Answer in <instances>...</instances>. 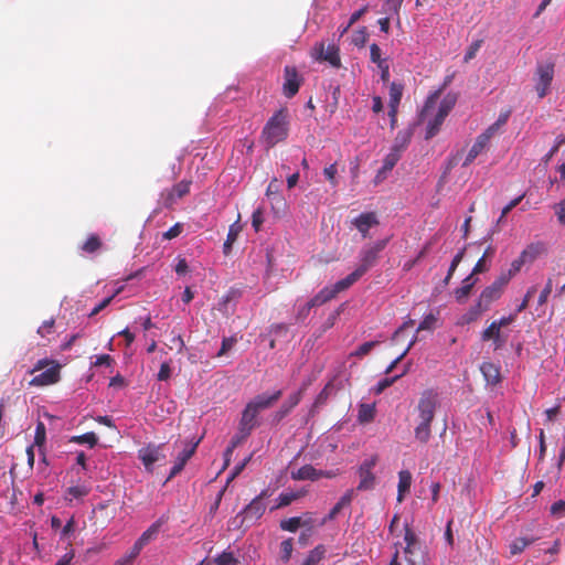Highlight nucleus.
Segmentation results:
<instances>
[{
	"mask_svg": "<svg viewBox=\"0 0 565 565\" xmlns=\"http://www.w3.org/2000/svg\"><path fill=\"white\" fill-rule=\"evenodd\" d=\"M288 111L286 108L277 110L266 122L262 131V139L267 148H273L288 137Z\"/></svg>",
	"mask_w": 565,
	"mask_h": 565,
	"instance_id": "obj_1",
	"label": "nucleus"
},
{
	"mask_svg": "<svg viewBox=\"0 0 565 565\" xmlns=\"http://www.w3.org/2000/svg\"><path fill=\"white\" fill-rule=\"evenodd\" d=\"M387 243V238L380 239L361 249L359 264L355 266V280L376 264L380 253L385 248Z\"/></svg>",
	"mask_w": 565,
	"mask_h": 565,
	"instance_id": "obj_2",
	"label": "nucleus"
},
{
	"mask_svg": "<svg viewBox=\"0 0 565 565\" xmlns=\"http://www.w3.org/2000/svg\"><path fill=\"white\" fill-rule=\"evenodd\" d=\"M353 285V273L347 275L345 278L337 281L332 286L322 288L315 297L308 301V308L322 306L323 303L332 300L338 294L349 289Z\"/></svg>",
	"mask_w": 565,
	"mask_h": 565,
	"instance_id": "obj_3",
	"label": "nucleus"
},
{
	"mask_svg": "<svg viewBox=\"0 0 565 565\" xmlns=\"http://www.w3.org/2000/svg\"><path fill=\"white\" fill-rule=\"evenodd\" d=\"M353 285V273L347 275L345 278L337 281L332 286L322 288L315 297L308 301V308L322 306L323 303L332 300L338 294L349 289Z\"/></svg>",
	"mask_w": 565,
	"mask_h": 565,
	"instance_id": "obj_4",
	"label": "nucleus"
},
{
	"mask_svg": "<svg viewBox=\"0 0 565 565\" xmlns=\"http://www.w3.org/2000/svg\"><path fill=\"white\" fill-rule=\"evenodd\" d=\"M353 285V273L347 275L345 278L337 281L332 286L322 288L315 297L308 301V308L322 306L323 303L332 300L338 294L349 289Z\"/></svg>",
	"mask_w": 565,
	"mask_h": 565,
	"instance_id": "obj_5",
	"label": "nucleus"
},
{
	"mask_svg": "<svg viewBox=\"0 0 565 565\" xmlns=\"http://www.w3.org/2000/svg\"><path fill=\"white\" fill-rule=\"evenodd\" d=\"M353 285V273L347 275L345 278L337 281L332 286L322 288L315 297L308 301V308L322 306L323 303L332 300L338 294L349 289Z\"/></svg>",
	"mask_w": 565,
	"mask_h": 565,
	"instance_id": "obj_6",
	"label": "nucleus"
},
{
	"mask_svg": "<svg viewBox=\"0 0 565 565\" xmlns=\"http://www.w3.org/2000/svg\"><path fill=\"white\" fill-rule=\"evenodd\" d=\"M508 284L504 277H498L490 286L486 287L475 305V315H481L490 308V305L498 300Z\"/></svg>",
	"mask_w": 565,
	"mask_h": 565,
	"instance_id": "obj_7",
	"label": "nucleus"
},
{
	"mask_svg": "<svg viewBox=\"0 0 565 565\" xmlns=\"http://www.w3.org/2000/svg\"><path fill=\"white\" fill-rule=\"evenodd\" d=\"M555 65L552 62L539 63L534 73L535 92L540 99L544 98L551 89L554 78Z\"/></svg>",
	"mask_w": 565,
	"mask_h": 565,
	"instance_id": "obj_8",
	"label": "nucleus"
},
{
	"mask_svg": "<svg viewBox=\"0 0 565 565\" xmlns=\"http://www.w3.org/2000/svg\"><path fill=\"white\" fill-rule=\"evenodd\" d=\"M50 363H53L52 366L46 369L45 371L41 372L40 374L35 375L31 381L30 385L33 386H45L51 385L60 380V365L57 363L51 362L47 359L39 360L33 370L32 373L36 371H41L44 367H46Z\"/></svg>",
	"mask_w": 565,
	"mask_h": 565,
	"instance_id": "obj_9",
	"label": "nucleus"
},
{
	"mask_svg": "<svg viewBox=\"0 0 565 565\" xmlns=\"http://www.w3.org/2000/svg\"><path fill=\"white\" fill-rule=\"evenodd\" d=\"M311 55L315 60L328 62L333 67H340L341 65L339 47L334 43L326 44L323 41L316 43Z\"/></svg>",
	"mask_w": 565,
	"mask_h": 565,
	"instance_id": "obj_10",
	"label": "nucleus"
},
{
	"mask_svg": "<svg viewBox=\"0 0 565 565\" xmlns=\"http://www.w3.org/2000/svg\"><path fill=\"white\" fill-rule=\"evenodd\" d=\"M303 77L298 73L297 68L286 65L284 68L282 95L286 98H292L299 92Z\"/></svg>",
	"mask_w": 565,
	"mask_h": 565,
	"instance_id": "obj_11",
	"label": "nucleus"
},
{
	"mask_svg": "<svg viewBox=\"0 0 565 565\" xmlns=\"http://www.w3.org/2000/svg\"><path fill=\"white\" fill-rule=\"evenodd\" d=\"M191 180H182L171 189L161 192L160 201L166 209H171L179 199L190 193Z\"/></svg>",
	"mask_w": 565,
	"mask_h": 565,
	"instance_id": "obj_12",
	"label": "nucleus"
},
{
	"mask_svg": "<svg viewBox=\"0 0 565 565\" xmlns=\"http://www.w3.org/2000/svg\"><path fill=\"white\" fill-rule=\"evenodd\" d=\"M163 444H148L138 450V458L141 460L147 471L152 472L153 465L166 458V455L163 454Z\"/></svg>",
	"mask_w": 565,
	"mask_h": 565,
	"instance_id": "obj_13",
	"label": "nucleus"
},
{
	"mask_svg": "<svg viewBox=\"0 0 565 565\" xmlns=\"http://www.w3.org/2000/svg\"><path fill=\"white\" fill-rule=\"evenodd\" d=\"M269 497L267 490H263L256 498H254L248 505L244 508V510L239 513L243 515V522H256L259 520L266 510V504L264 503V499Z\"/></svg>",
	"mask_w": 565,
	"mask_h": 565,
	"instance_id": "obj_14",
	"label": "nucleus"
},
{
	"mask_svg": "<svg viewBox=\"0 0 565 565\" xmlns=\"http://www.w3.org/2000/svg\"><path fill=\"white\" fill-rule=\"evenodd\" d=\"M380 220L376 212H364L355 217V230L363 238L372 236V231L377 230Z\"/></svg>",
	"mask_w": 565,
	"mask_h": 565,
	"instance_id": "obj_15",
	"label": "nucleus"
},
{
	"mask_svg": "<svg viewBox=\"0 0 565 565\" xmlns=\"http://www.w3.org/2000/svg\"><path fill=\"white\" fill-rule=\"evenodd\" d=\"M377 461L376 456H372L371 458L366 459L359 468V477L360 482L358 486V490H370L375 484V476L372 472V469L375 467Z\"/></svg>",
	"mask_w": 565,
	"mask_h": 565,
	"instance_id": "obj_16",
	"label": "nucleus"
},
{
	"mask_svg": "<svg viewBox=\"0 0 565 565\" xmlns=\"http://www.w3.org/2000/svg\"><path fill=\"white\" fill-rule=\"evenodd\" d=\"M199 443H200V439L194 443H186L183 450L178 455V457L174 461V465L172 466L170 473L167 478V481H170L172 478H174L177 475H179L183 470L188 460L195 454Z\"/></svg>",
	"mask_w": 565,
	"mask_h": 565,
	"instance_id": "obj_17",
	"label": "nucleus"
},
{
	"mask_svg": "<svg viewBox=\"0 0 565 565\" xmlns=\"http://www.w3.org/2000/svg\"><path fill=\"white\" fill-rule=\"evenodd\" d=\"M353 499V490L349 489L347 492L340 498V500L335 503V505L330 510V512L323 518L321 521V525L327 523L328 521H332L337 519L341 514L350 513V507Z\"/></svg>",
	"mask_w": 565,
	"mask_h": 565,
	"instance_id": "obj_18",
	"label": "nucleus"
},
{
	"mask_svg": "<svg viewBox=\"0 0 565 565\" xmlns=\"http://www.w3.org/2000/svg\"><path fill=\"white\" fill-rule=\"evenodd\" d=\"M508 339H509V334L502 332V329L497 327V324H494L492 322L481 333V340L484 342L492 341L494 350H499V349L503 348L505 345Z\"/></svg>",
	"mask_w": 565,
	"mask_h": 565,
	"instance_id": "obj_19",
	"label": "nucleus"
},
{
	"mask_svg": "<svg viewBox=\"0 0 565 565\" xmlns=\"http://www.w3.org/2000/svg\"><path fill=\"white\" fill-rule=\"evenodd\" d=\"M307 384H303L301 388L291 394L280 406V408L274 414V422L279 423L301 401L303 392L306 391Z\"/></svg>",
	"mask_w": 565,
	"mask_h": 565,
	"instance_id": "obj_20",
	"label": "nucleus"
},
{
	"mask_svg": "<svg viewBox=\"0 0 565 565\" xmlns=\"http://www.w3.org/2000/svg\"><path fill=\"white\" fill-rule=\"evenodd\" d=\"M257 415L258 413L249 404H246L238 424V431L243 434V438H247L257 426Z\"/></svg>",
	"mask_w": 565,
	"mask_h": 565,
	"instance_id": "obj_21",
	"label": "nucleus"
},
{
	"mask_svg": "<svg viewBox=\"0 0 565 565\" xmlns=\"http://www.w3.org/2000/svg\"><path fill=\"white\" fill-rule=\"evenodd\" d=\"M322 477L331 478L333 475L329 471L317 470L311 465H305L300 467L298 470L291 472V478L294 480H318Z\"/></svg>",
	"mask_w": 565,
	"mask_h": 565,
	"instance_id": "obj_22",
	"label": "nucleus"
},
{
	"mask_svg": "<svg viewBox=\"0 0 565 565\" xmlns=\"http://www.w3.org/2000/svg\"><path fill=\"white\" fill-rule=\"evenodd\" d=\"M281 390L275 391L270 395L259 394L247 404H249L256 411V413L259 414V412L271 407L281 397Z\"/></svg>",
	"mask_w": 565,
	"mask_h": 565,
	"instance_id": "obj_23",
	"label": "nucleus"
},
{
	"mask_svg": "<svg viewBox=\"0 0 565 565\" xmlns=\"http://www.w3.org/2000/svg\"><path fill=\"white\" fill-rule=\"evenodd\" d=\"M402 148L394 146L393 149L384 158L383 166L376 174V181L380 182L386 178V173L390 172L401 159Z\"/></svg>",
	"mask_w": 565,
	"mask_h": 565,
	"instance_id": "obj_24",
	"label": "nucleus"
},
{
	"mask_svg": "<svg viewBox=\"0 0 565 565\" xmlns=\"http://www.w3.org/2000/svg\"><path fill=\"white\" fill-rule=\"evenodd\" d=\"M435 407L436 404L431 396H423L418 402L420 420L431 423L435 416Z\"/></svg>",
	"mask_w": 565,
	"mask_h": 565,
	"instance_id": "obj_25",
	"label": "nucleus"
},
{
	"mask_svg": "<svg viewBox=\"0 0 565 565\" xmlns=\"http://www.w3.org/2000/svg\"><path fill=\"white\" fill-rule=\"evenodd\" d=\"M545 252V245L542 242L529 244L520 254L525 264L533 263L539 256Z\"/></svg>",
	"mask_w": 565,
	"mask_h": 565,
	"instance_id": "obj_26",
	"label": "nucleus"
},
{
	"mask_svg": "<svg viewBox=\"0 0 565 565\" xmlns=\"http://www.w3.org/2000/svg\"><path fill=\"white\" fill-rule=\"evenodd\" d=\"M412 484V475L408 470H402L398 472V486H397V502L402 503L404 497L409 492Z\"/></svg>",
	"mask_w": 565,
	"mask_h": 565,
	"instance_id": "obj_27",
	"label": "nucleus"
},
{
	"mask_svg": "<svg viewBox=\"0 0 565 565\" xmlns=\"http://www.w3.org/2000/svg\"><path fill=\"white\" fill-rule=\"evenodd\" d=\"M477 279L472 277V275H469L462 280L461 287L457 288L455 290V297L457 301L465 302L467 298L469 297L473 286L476 285Z\"/></svg>",
	"mask_w": 565,
	"mask_h": 565,
	"instance_id": "obj_28",
	"label": "nucleus"
},
{
	"mask_svg": "<svg viewBox=\"0 0 565 565\" xmlns=\"http://www.w3.org/2000/svg\"><path fill=\"white\" fill-rule=\"evenodd\" d=\"M480 370L487 383L494 385L500 382V370L493 363L483 362Z\"/></svg>",
	"mask_w": 565,
	"mask_h": 565,
	"instance_id": "obj_29",
	"label": "nucleus"
},
{
	"mask_svg": "<svg viewBox=\"0 0 565 565\" xmlns=\"http://www.w3.org/2000/svg\"><path fill=\"white\" fill-rule=\"evenodd\" d=\"M376 414L375 403L359 405L358 420L360 424H369L373 422Z\"/></svg>",
	"mask_w": 565,
	"mask_h": 565,
	"instance_id": "obj_30",
	"label": "nucleus"
},
{
	"mask_svg": "<svg viewBox=\"0 0 565 565\" xmlns=\"http://www.w3.org/2000/svg\"><path fill=\"white\" fill-rule=\"evenodd\" d=\"M447 116L448 115L437 110L434 118L429 119L427 122L426 139H430L438 134V131Z\"/></svg>",
	"mask_w": 565,
	"mask_h": 565,
	"instance_id": "obj_31",
	"label": "nucleus"
},
{
	"mask_svg": "<svg viewBox=\"0 0 565 565\" xmlns=\"http://www.w3.org/2000/svg\"><path fill=\"white\" fill-rule=\"evenodd\" d=\"M404 92V85L393 82L390 85L388 108H398Z\"/></svg>",
	"mask_w": 565,
	"mask_h": 565,
	"instance_id": "obj_32",
	"label": "nucleus"
},
{
	"mask_svg": "<svg viewBox=\"0 0 565 565\" xmlns=\"http://www.w3.org/2000/svg\"><path fill=\"white\" fill-rule=\"evenodd\" d=\"M161 524L162 522L159 520V521H156L154 523H152L141 535L140 537L137 540L139 543H141L143 546H146L147 544H149L152 540H154L157 537V535L159 534V531H160V527H161Z\"/></svg>",
	"mask_w": 565,
	"mask_h": 565,
	"instance_id": "obj_33",
	"label": "nucleus"
},
{
	"mask_svg": "<svg viewBox=\"0 0 565 565\" xmlns=\"http://www.w3.org/2000/svg\"><path fill=\"white\" fill-rule=\"evenodd\" d=\"M310 526L309 521H302L299 516L289 518L280 522V527L284 531L296 532L300 526Z\"/></svg>",
	"mask_w": 565,
	"mask_h": 565,
	"instance_id": "obj_34",
	"label": "nucleus"
},
{
	"mask_svg": "<svg viewBox=\"0 0 565 565\" xmlns=\"http://www.w3.org/2000/svg\"><path fill=\"white\" fill-rule=\"evenodd\" d=\"M326 547L323 545L316 546L309 552L302 565H318L324 557Z\"/></svg>",
	"mask_w": 565,
	"mask_h": 565,
	"instance_id": "obj_35",
	"label": "nucleus"
},
{
	"mask_svg": "<svg viewBox=\"0 0 565 565\" xmlns=\"http://www.w3.org/2000/svg\"><path fill=\"white\" fill-rule=\"evenodd\" d=\"M239 231H241V226L237 225V222L230 226L226 239L223 245V252L225 255H228L231 253L232 245L237 239Z\"/></svg>",
	"mask_w": 565,
	"mask_h": 565,
	"instance_id": "obj_36",
	"label": "nucleus"
},
{
	"mask_svg": "<svg viewBox=\"0 0 565 565\" xmlns=\"http://www.w3.org/2000/svg\"><path fill=\"white\" fill-rule=\"evenodd\" d=\"M440 94H441V89H438L427 97L425 105L420 111V119L423 121H425L426 118L429 116L430 110L435 108V105H436Z\"/></svg>",
	"mask_w": 565,
	"mask_h": 565,
	"instance_id": "obj_37",
	"label": "nucleus"
},
{
	"mask_svg": "<svg viewBox=\"0 0 565 565\" xmlns=\"http://www.w3.org/2000/svg\"><path fill=\"white\" fill-rule=\"evenodd\" d=\"M523 265H525V262L521 258V256H519L511 263L510 268L507 271H502L499 277H504L505 282L509 284L511 278L521 270Z\"/></svg>",
	"mask_w": 565,
	"mask_h": 565,
	"instance_id": "obj_38",
	"label": "nucleus"
},
{
	"mask_svg": "<svg viewBox=\"0 0 565 565\" xmlns=\"http://www.w3.org/2000/svg\"><path fill=\"white\" fill-rule=\"evenodd\" d=\"M430 424L428 422H422L418 424V426L415 428V437L420 443H427L430 438Z\"/></svg>",
	"mask_w": 565,
	"mask_h": 565,
	"instance_id": "obj_39",
	"label": "nucleus"
},
{
	"mask_svg": "<svg viewBox=\"0 0 565 565\" xmlns=\"http://www.w3.org/2000/svg\"><path fill=\"white\" fill-rule=\"evenodd\" d=\"M102 247V241L100 238L92 234L88 236V238L85 241V243L82 246V249L88 254H93L97 252Z\"/></svg>",
	"mask_w": 565,
	"mask_h": 565,
	"instance_id": "obj_40",
	"label": "nucleus"
},
{
	"mask_svg": "<svg viewBox=\"0 0 565 565\" xmlns=\"http://www.w3.org/2000/svg\"><path fill=\"white\" fill-rule=\"evenodd\" d=\"M533 543V540H527L524 537H518L510 544V553L511 555H518L522 553L530 544Z\"/></svg>",
	"mask_w": 565,
	"mask_h": 565,
	"instance_id": "obj_41",
	"label": "nucleus"
},
{
	"mask_svg": "<svg viewBox=\"0 0 565 565\" xmlns=\"http://www.w3.org/2000/svg\"><path fill=\"white\" fill-rule=\"evenodd\" d=\"M404 541L406 543V546L404 548L405 553L412 554L414 546L417 544V536L407 524L405 525Z\"/></svg>",
	"mask_w": 565,
	"mask_h": 565,
	"instance_id": "obj_42",
	"label": "nucleus"
},
{
	"mask_svg": "<svg viewBox=\"0 0 565 565\" xmlns=\"http://www.w3.org/2000/svg\"><path fill=\"white\" fill-rule=\"evenodd\" d=\"M71 441L76 444H87L90 448L96 446L98 438L95 433L89 431L79 436L72 437Z\"/></svg>",
	"mask_w": 565,
	"mask_h": 565,
	"instance_id": "obj_43",
	"label": "nucleus"
},
{
	"mask_svg": "<svg viewBox=\"0 0 565 565\" xmlns=\"http://www.w3.org/2000/svg\"><path fill=\"white\" fill-rule=\"evenodd\" d=\"M456 102H457V97L455 94H447L440 102L438 111L448 115L450 113V110L455 107Z\"/></svg>",
	"mask_w": 565,
	"mask_h": 565,
	"instance_id": "obj_44",
	"label": "nucleus"
},
{
	"mask_svg": "<svg viewBox=\"0 0 565 565\" xmlns=\"http://www.w3.org/2000/svg\"><path fill=\"white\" fill-rule=\"evenodd\" d=\"M437 317L434 313L427 315L418 324L417 332L433 331L436 328Z\"/></svg>",
	"mask_w": 565,
	"mask_h": 565,
	"instance_id": "obj_45",
	"label": "nucleus"
},
{
	"mask_svg": "<svg viewBox=\"0 0 565 565\" xmlns=\"http://www.w3.org/2000/svg\"><path fill=\"white\" fill-rule=\"evenodd\" d=\"M463 255H465V248H462L461 250H459L455 257L452 258L451 260V264H450V267L448 269V274L444 280V282L447 285L450 280V278L452 277L455 270L457 269L458 265L460 264V262L462 260L463 258Z\"/></svg>",
	"mask_w": 565,
	"mask_h": 565,
	"instance_id": "obj_46",
	"label": "nucleus"
},
{
	"mask_svg": "<svg viewBox=\"0 0 565 565\" xmlns=\"http://www.w3.org/2000/svg\"><path fill=\"white\" fill-rule=\"evenodd\" d=\"M483 41L482 40H476L473 41L469 47L467 49L466 53H465V56H463V62L465 63H468L470 62L472 58L476 57L478 51L480 50L481 45H482Z\"/></svg>",
	"mask_w": 565,
	"mask_h": 565,
	"instance_id": "obj_47",
	"label": "nucleus"
},
{
	"mask_svg": "<svg viewBox=\"0 0 565 565\" xmlns=\"http://www.w3.org/2000/svg\"><path fill=\"white\" fill-rule=\"evenodd\" d=\"M280 184L276 178H274L266 190L267 196H273V200H276L277 202L282 201V199L279 195Z\"/></svg>",
	"mask_w": 565,
	"mask_h": 565,
	"instance_id": "obj_48",
	"label": "nucleus"
},
{
	"mask_svg": "<svg viewBox=\"0 0 565 565\" xmlns=\"http://www.w3.org/2000/svg\"><path fill=\"white\" fill-rule=\"evenodd\" d=\"M281 559L288 562L292 553V539H287L280 544Z\"/></svg>",
	"mask_w": 565,
	"mask_h": 565,
	"instance_id": "obj_49",
	"label": "nucleus"
},
{
	"mask_svg": "<svg viewBox=\"0 0 565 565\" xmlns=\"http://www.w3.org/2000/svg\"><path fill=\"white\" fill-rule=\"evenodd\" d=\"M300 495L298 493L289 492V493H281L278 498V504L275 507V509L282 508L289 505L292 501L298 499Z\"/></svg>",
	"mask_w": 565,
	"mask_h": 565,
	"instance_id": "obj_50",
	"label": "nucleus"
},
{
	"mask_svg": "<svg viewBox=\"0 0 565 565\" xmlns=\"http://www.w3.org/2000/svg\"><path fill=\"white\" fill-rule=\"evenodd\" d=\"M216 565H233L237 563V559L234 557L231 552H223L215 558Z\"/></svg>",
	"mask_w": 565,
	"mask_h": 565,
	"instance_id": "obj_51",
	"label": "nucleus"
},
{
	"mask_svg": "<svg viewBox=\"0 0 565 565\" xmlns=\"http://www.w3.org/2000/svg\"><path fill=\"white\" fill-rule=\"evenodd\" d=\"M89 490L84 486H74L67 489V494L73 499H81L88 494Z\"/></svg>",
	"mask_w": 565,
	"mask_h": 565,
	"instance_id": "obj_52",
	"label": "nucleus"
},
{
	"mask_svg": "<svg viewBox=\"0 0 565 565\" xmlns=\"http://www.w3.org/2000/svg\"><path fill=\"white\" fill-rule=\"evenodd\" d=\"M183 231V224L182 223H175L173 226H171L167 232L163 233L162 237L164 239H173L178 237Z\"/></svg>",
	"mask_w": 565,
	"mask_h": 565,
	"instance_id": "obj_53",
	"label": "nucleus"
},
{
	"mask_svg": "<svg viewBox=\"0 0 565 565\" xmlns=\"http://www.w3.org/2000/svg\"><path fill=\"white\" fill-rule=\"evenodd\" d=\"M483 151V149H481L479 146H477L476 143L472 145V147L470 148L462 166L463 167H468L470 166L473 160Z\"/></svg>",
	"mask_w": 565,
	"mask_h": 565,
	"instance_id": "obj_54",
	"label": "nucleus"
},
{
	"mask_svg": "<svg viewBox=\"0 0 565 565\" xmlns=\"http://www.w3.org/2000/svg\"><path fill=\"white\" fill-rule=\"evenodd\" d=\"M121 290V288L117 289L115 294H113L111 296L105 298L103 301H100L93 310L92 312L89 313V317H93V316H96L98 315L102 310H104L110 302L111 300L114 299V297L119 294Z\"/></svg>",
	"mask_w": 565,
	"mask_h": 565,
	"instance_id": "obj_55",
	"label": "nucleus"
},
{
	"mask_svg": "<svg viewBox=\"0 0 565 565\" xmlns=\"http://www.w3.org/2000/svg\"><path fill=\"white\" fill-rule=\"evenodd\" d=\"M370 58L373 63H376L377 66L385 63V61L381 58V49L375 43L370 46Z\"/></svg>",
	"mask_w": 565,
	"mask_h": 565,
	"instance_id": "obj_56",
	"label": "nucleus"
},
{
	"mask_svg": "<svg viewBox=\"0 0 565 565\" xmlns=\"http://www.w3.org/2000/svg\"><path fill=\"white\" fill-rule=\"evenodd\" d=\"M552 289H553V281H552L551 278H548L547 281H546L545 287L543 288V290L541 291L540 297H539V305L540 306L546 303L547 298H548V296L552 292Z\"/></svg>",
	"mask_w": 565,
	"mask_h": 565,
	"instance_id": "obj_57",
	"label": "nucleus"
},
{
	"mask_svg": "<svg viewBox=\"0 0 565 565\" xmlns=\"http://www.w3.org/2000/svg\"><path fill=\"white\" fill-rule=\"evenodd\" d=\"M54 330V320L53 319H50V320H46L44 321L38 329V333L41 335V337H45L47 334H51Z\"/></svg>",
	"mask_w": 565,
	"mask_h": 565,
	"instance_id": "obj_58",
	"label": "nucleus"
},
{
	"mask_svg": "<svg viewBox=\"0 0 565 565\" xmlns=\"http://www.w3.org/2000/svg\"><path fill=\"white\" fill-rule=\"evenodd\" d=\"M171 376V367H170V364L168 362H163L161 365H160V370L157 374V379L159 381H167L169 380Z\"/></svg>",
	"mask_w": 565,
	"mask_h": 565,
	"instance_id": "obj_59",
	"label": "nucleus"
},
{
	"mask_svg": "<svg viewBox=\"0 0 565 565\" xmlns=\"http://www.w3.org/2000/svg\"><path fill=\"white\" fill-rule=\"evenodd\" d=\"M264 222L263 212L260 209H257L253 212L252 215V225L256 232L260 230V226Z\"/></svg>",
	"mask_w": 565,
	"mask_h": 565,
	"instance_id": "obj_60",
	"label": "nucleus"
},
{
	"mask_svg": "<svg viewBox=\"0 0 565 565\" xmlns=\"http://www.w3.org/2000/svg\"><path fill=\"white\" fill-rule=\"evenodd\" d=\"M45 441V426L43 423H39L35 430L34 443L39 446Z\"/></svg>",
	"mask_w": 565,
	"mask_h": 565,
	"instance_id": "obj_61",
	"label": "nucleus"
},
{
	"mask_svg": "<svg viewBox=\"0 0 565 565\" xmlns=\"http://www.w3.org/2000/svg\"><path fill=\"white\" fill-rule=\"evenodd\" d=\"M235 343H236V339L224 338L217 355L221 356V355H224L225 353H227L234 347Z\"/></svg>",
	"mask_w": 565,
	"mask_h": 565,
	"instance_id": "obj_62",
	"label": "nucleus"
},
{
	"mask_svg": "<svg viewBox=\"0 0 565 565\" xmlns=\"http://www.w3.org/2000/svg\"><path fill=\"white\" fill-rule=\"evenodd\" d=\"M338 170H337V166L335 164H330L329 167H326L323 169V174H324V178L331 183V184H335V174H337Z\"/></svg>",
	"mask_w": 565,
	"mask_h": 565,
	"instance_id": "obj_63",
	"label": "nucleus"
},
{
	"mask_svg": "<svg viewBox=\"0 0 565 565\" xmlns=\"http://www.w3.org/2000/svg\"><path fill=\"white\" fill-rule=\"evenodd\" d=\"M556 215L558 222L565 225V198L556 205Z\"/></svg>",
	"mask_w": 565,
	"mask_h": 565,
	"instance_id": "obj_64",
	"label": "nucleus"
}]
</instances>
